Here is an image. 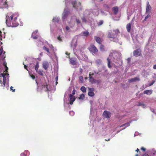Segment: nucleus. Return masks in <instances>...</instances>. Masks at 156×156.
Wrapping results in <instances>:
<instances>
[{"mask_svg":"<svg viewBox=\"0 0 156 156\" xmlns=\"http://www.w3.org/2000/svg\"><path fill=\"white\" fill-rule=\"evenodd\" d=\"M13 17V15L11 13H8L6 15V23L10 27L11 26V22Z\"/></svg>","mask_w":156,"mask_h":156,"instance_id":"1","label":"nucleus"},{"mask_svg":"<svg viewBox=\"0 0 156 156\" xmlns=\"http://www.w3.org/2000/svg\"><path fill=\"white\" fill-rule=\"evenodd\" d=\"M113 31V33L109 32L108 33L107 36L108 38H114L115 37H117V35L119 33L118 29L114 30Z\"/></svg>","mask_w":156,"mask_h":156,"instance_id":"2","label":"nucleus"},{"mask_svg":"<svg viewBox=\"0 0 156 156\" xmlns=\"http://www.w3.org/2000/svg\"><path fill=\"white\" fill-rule=\"evenodd\" d=\"M88 49L92 54H95L98 51V48L93 44L90 45Z\"/></svg>","mask_w":156,"mask_h":156,"instance_id":"3","label":"nucleus"},{"mask_svg":"<svg viewBox=\"0 0 156 156\" xmlns=\"http://www.w3.org/2000/svg\"><path fill=\"white\" fill-rule=\"evenodd\" d=\"M69 11L68 10L67 8H66L64 11L62 13V19H65L68 16L69 14Z\"/></svg>","mask_w":156,"mask_h":156,"instance_id":"4","label":"nucleus"},{"mask_svg":"<svg viewBox=\"0 0 156 156\" xmlns=\"http://www.w3.org/2000/svg\"><path fill=\"white\" fill-rule=\"evenodd\" d=\"M133 54L134 56H139L141 55V51L140 49H137L133 51Z\"/></svg>","mask_w":156,"mask_h":156,"instance_id":"5","label":"nucleus"},{"mask_svg":"<svg viewBox=\"0 0 156 156\" xmlns=\"http://www.w3.org/2000/svg\"><path fill=\"white\" fill-rule=\"evenodd\" d=\"M88 90L89 91L88 93V95L90 97H92L94 95V89L93 88L88 87Z\"/></svg>","mask_w":156,"mask_h":156,"instance_id":"6","label":"nucleus"},{"mask_svg":"<svg viewBox=\"0 0 156 156\" xmlns=\"http://www.w3.org/2000/svg\"><path fill=\"white\" fill-rule=\"evenodd\" d=\"M72 4L73 5V7L77 10L78 9L79 7L81 5V3L80 2H79L77 4V2L76 1L73 2L72 3Z\"/></svg>","mask_w":156,"mask_h":156,"instance_id":"7","label":"nucleus"},{"mask_svg":"<svg viewBox=\"0 0 156 156\" xmlns=\"http://www.w3.org/2000/svg\"><path fill=\"white\" fill-rule=\"evenodd\" d=\"M42 67L45 70L48 69L49 66L48 62L46 61L43 62L42 63Z\"/></svg>","mask_w":156,"mask_h":156,"instance_id":"8","label":"nucleus"},{"mask_svg":"<svg viewBox=\"0 0 156 156\" xmlns=\"http://www.w3.org/2000/svg\"><path fill=\"white\" fill-rule=\"evenodd\" d=\"M103 115L105 118H109L111 117V114L110 112L105 110L104 112Z\"/></svg>","mask_w":156,"mask_h":156,"instance_id":"9","label":"nucleus"},{"mask_svg":"<svg viewBox=\"0 0 156 156\" xmlns=\"http://www.w3.org/2000/svg\"><path fill=\"white\" fill-rule=\"evenodd\" d=\"M70 99V103L69 104L72 105L73 104V102L75 100V98L74 96H73L72 94H70L69 96Z\"/></svg>","mask_w":156,"mask_h":156,"instance_id":"10","label":"nucleus"},{"mask_svg":"<svg viewBox=\"0 0 156 156\" xmlns=\"http://www.w3.org/2000/svg\"><path fill=\"white\" fill-rule=\"evenodd\" d=\"M112 11L114 15H116L119 11V7L118 6H115L112 8Z\"/></svg>","mask_w":156,"mask_h":156,"instance_id":"11","label":"nucleus"},{"mask_svg":"<svg viewBox=\"0 0 156 156\" xmlns=\"http://www.w3.org/2000/svg\"><path fill=\"white\" fill-rule=\"evenodd\" d=\"M38 32V31L37 30L33 32L32 34L31 37L34 39H37L38 38V35H37Z\"/></svg>","mask_w":156,"mask_h":156,"instance_id":"12","label":"nucleus"},{"mask_svg":"<svg viewBox=\"0 0 156 156\" xmlns=\"http://www.w3.org/2000/svg\"><path fill=\"white\" fill-rule=\"evenodd\" d=\"M140 80V79L139 78L136 77L130 79L129 80L128 82L132 83L136 82V81H139Z\"/></svg>","mask_w":156,"mask_h":156,"instance_id":"13","label":"nucleus"},{"mask_svg":"<svg viewBox=\"0 0 156 156\" xmlns=\"http://www.w3.org/2000/svg\"><path fill=\"white\" fill-rule=\"evenodd\" d=\"M151 10V7L149 4V3L148 2H147V7H146V12H149Z\"/></svg>","mask_w":156,"mask_h":156,"instance_id":"14","label":"nucleus"},{"mask_svg":"<svg viewBox=\"0 0 156 156\" xmlns=\"http://www.w3.org/2000/svg\"><path fill=\"white\" fill-rule=\"evenodd\" d=\"M126 28L127 31L128 33H130L131 29V24L130 23H128L126 25Z\"/></svg>","mask_w":156,"mask_h":156,"instance_id":"15","label":"nucleus"},{"mask_svg":"<svg viewBox=\"0 0 156 156\" xmlns=\"http://www.w3.org/2000/svg\"><path fill=\"white\" fill-rule=\"evenodd\" d=\"M152 90H145L144 92V94H147L148 95H150L152 94Z\"/></svg>","mask_w":156,"mask_h":156,"instance_id":"16","label":"nucleus"},{"mask_svg":"<svg viewBox=\"0 0 156 156\" xmlns=\"http://www.w3.org/2000/svg\"><path fill=\"white\" fill-rule=\"evenodd\" d=\"M11 22L12 23V25H11L10 26L16 27L18 25V23L16 21H12Z\"/></svg>","mask_w":156,"mask_h":156,"instance_id":"17","label":"nucleus"},{"mask_svg":"<svg viewBox=\"0 0 156 156\" xmlns=\"http://www.w3.org/2000/svg\"><path fill=\"white\" fill-rule=\"evenodd\" d=\"M94 37L96 42L99 44H101L100 38L97 36H95Z\"/></svg>","mask_w":156,"mask_h":156,"instance_id":"18","label":"nucleus"},{"mask_svg":"<svg viewBox=\"0 0 156 156\" xmlns=\"http://www.w3.org/2000/svg\"><path fill=\"white\" fill-rule=\"evenodd\" d=\"M29 152L28 151H25L23 153H22L20 154L21 156H27V154H29Z\"/></svg>","mask_w":156,"mask_h":156,"instance_id":"19","label":"nucleus"},{"mask_svg":"<svg viewBox=\"0 0 156 156\" xmlns=\"http://www.w3.org/2000/svg\"><path fill=\"white\" fill-rule=\"evenodd\" d=\"M90 81L92 83H96L98 81L96 80L93 77H91V79H90Z\"/></svg>","mask_w":156,"mask_h":156,"instance_id":"20","label":"nucleus"},{"mask_svg":"<svg viewBox=\"0 0 156 156\" xmlns=\"http://www.w3.org/2000/svg\"><path fill=\"white\" fill-rule=\"evenodd\" d=\"M82 33L83 35L85 36H87L89 35V33L87 30L83 31Z\"/></svg>","mask_w":156,"mask_h":156,"instance_id":"21","label":"nucleus"},{"mask_svg":"<svg viewBox=\"0 0 156 156\" xmlns=\"http://www.w3.org/2000/svg\"><path fill=\"white\" fill-rule=\"evenodd\" d=\"M43 89H44V90L46 92H49L50 91V90H49L47 85H44L42 87Z\"/></svg>","mask_w":156,"mask_h":156,"instance_id":"22","label":"nucleus"},{"mask_svg":"<svg viewBox=\"0 0 156 156\" xmlns=\"http://www.w3.org/2000/svg\"><path fill=\"white\" fill-rule=\"evenodd\" d=\"M131 122L130 121L129 122H127V123H125V124L121 125L120 126V127H122L124 126H126V127L129 126L130 125L129 123H130Z\"/></svg>","mask_w":156,"mask_h":156,"instance_id":"23","label":"nucleus"},{"mask_svg":"<svg viewBox=\"0 0 156 156\" xmlns=\"http://www.w3.org/2000/svg\"><path fill=\"white\" fill-rule=\"evenodd\" d=\"M137 105L141 106L144 108H145L146 107L145 105L142 102H139L138 104Z\"/></svg>","mask_w":156,"mask_h":156,"instance_id":"24","label":"nucleus"},{"mask_svg":"<svg viewBox=\"0 0 156 156\" xmlns=\"http://www.w3.org/2000/svg\"><path fill=\"white\" fill-rule=\"evenodd\" d=\"M80 90L83 93L86 92V89L85 87L82 86L80 88Z\"/></svg>","mask_w":156,"mask_h":156,"instance_id":"25","label":"nucleus"},{"mask_svg":"<svg viewBox=\"0 0 156 156\" xmlns=\"http://www.w3.org/2000/svg\"><path fill=\"white\" fill-rule=\"evenodd\" d=\"M107 60L108 61V67L109 68H111L112 67V66H111V65H110V59H109L108 58H107Z\"/></svg>","mask_w":156,"mask_h":156,"instance_id":"26","label":"nucleus"},{"mask_svg":"<svg viewBox=\"0 0 156 156\" xmlns=\"http://www.w3.org/2000/svg\"><path fill=\"white\" fill-rule=\"evenodd\" d=\"M70 62L71 64L73 65H75L76 64V61L73 59H71Z\"/></svg>","mask_w":156,"mask_h":156,"instance_id":"27","label":"nucleus"},{"mask_svg":"<svg viewBox=\"0 0 156 156\" xmlns=\"http://www.w3.org/2000/svg\"><path fill=\"white\" fill-rule=\"evenodd\" d=\"M85 98V95L84 94H82L80 95L78 98L79 99L83 100Z\"/></svg>","mask_w":156,"mask_h":156,"instance_id":"28","label":"nucleus"},{"mask_svg":"<svg viewBox=\"0 0 156 156\" xmlns=\"http://www.w3.org/2000/svg\"><path fill=\"white\" fill-rule=\"evenodd\" d=\"M0 76H2L3 78L5 77V76H7V77H9V74L7 73H1V75H0Z\"/></svg>","mask_w":156,"mask_h":156,"instance_id":"29","label":"nucleus"},{"mask_svg":"<svg viewBox=\"0 0 156 156\" xmlns=\"http://www.w3.org/2000/svg\"><path fill=\"white\" fill-rule=\"evenodd\" d=\"M6 77H4L3 78V87H4L5 84V83H6Z\"/></svg>","mask_w":156,"mask_h":156,"instance_id":"30","label":"nucleus"},{"mask_svg":"<svg viewBox=\"0 0 156 156\" xmlns=\"http://www.w3.org/2000/svg\"><path fill=\"white\" fill-rule=\"evenodd\" d=\"M116 37H115V38H113L114 39L113 41L116 42H118L120 44H121V43H120L119 41V39L118 38H117Z\"/></svg>","mask_w":156,"mask_h":156,"instance_id":"31","label":"nucleus"},{"mask_svg":"<svg viewBox=\"0 0 156 156\" xmlns=\"http://www.w3.org/2000/svg\"><path fill=\"white\" fill-rule=\"evenodd\" d=\"M43 49L44 50L46 51L48 53H50L49 49L46 48L45 46H44L43 47Z\"/></svg>","mask_w":156,"mask_h":156,"instance_id":"32","label":"nucleus"},{"mask_svg":"<svg viewBox=\"0 0 156 156\" xmlns=\"http://www.w3.org/2000/svg\"><path fill=\"white\" fill-rule=\"evenodd\" d=\"M39 67L38 66V62H37V64L35 66V69L36 70L37 72H38V69Z\"/></svg>","mask_w":156,"mask_h":156,"instance_id":"33","label":"nucleus"},{"mask_svg":"<svg viewBox=\"0 0 156 156\" xmlns=\"http://www.w3.org/2000/svg\"><path fill=\"white\" fill-rule=\"evenodd\" d=\"M100 49L101 51H103L105 50L104 46L102 45H101L100 46Z\"/></svg>","mask_w":156,"mask_h":156,"instance_id":"34","label":"nucleus"},{"mask_svg":"<svg viewBox=\"0 0 156 156\" xmlns=\"http://www.w3.org/2000/svg\"><path fill=\"white\" fill-rule=\"evenodd\" d=\"M79 80L81 83H83V77L82 76H80L79 77Z\"/></svg>","mask_w":156,"mask_h":156,"instance_id":"35","label":"nucleus"},{"mask_svg":"<svg viewBox=\"0 0 156 156\" xmlns=\"http://www.w3.org/2000/svg\"><path fill=\"white\" fill-rule=\"evenodd\" d=\"M59 20L58 19V18H54L53 19V22H58L59 21Z\"/></svg>","mask_w":156,"mask_h":156,"instance_id":"36","label":"nucleus"},{"mask_svg":"<svg viewBox=\"0 0 156 156\" xmlns=\"http://www.w3.org/2000/svg\"><path fill=\"white\" fill-rule=\"evenodd\" d=\"M76 23H77V24H80L81 23V21L79 19H78V18H76Z\"/></svg>","mask_w":156,"mask_h":156,"instance_id":"37","label":"nucleus"},{"mask_svg":"<svg viewBox=\"0 0 156 156\" xmlns=\"http://www.w3.org/2000/svg\"><path fill=\"white\" fill-rule=\"evenodd\" d=\"M103 23V20H101L100 22H99L98 23V25L99 26L101 25Z\"/></svg>","mask_w":156,"mask_h":156,"instance_id":"38","label":"nucleus"},{"mask_svg":"<svg viewBox=\"0 0 156 156\" xmlns=\"http://www.w3.org/2000/svg\"><path fill=\"white\" fill-rule=\"evenodd\" d=\"M49 48L51 49L52 50L54 51V47L52 44H49Z\"/></svg>","mask_w":156,"mask_h":156,"instance_id":"39","label":"nucleus"},{"mask_svg":"<svg viewBox=\"0 0 156 156\" xmlns=\"http://www.w3.org/2000/svg\"><path fill=\"white\" fill-rule=\"evenodd\" d=\"M69 113L70 115L71 116H73L74 114V112L73 111H70Z\"/></svg>","mask_w":156,"mask_h":156,"instance_id":"40","label":"nucleus"},{"mask_svg":"<svg viewBox=\"0 0 156 156\" xmlns=\"http://www.w3.org/2000/svg\"><path fill=\"white\" fill-rule=\"evenodd\" d=\"M104 7L105 9H108L109 8V7L108 5L107 4H105L104 5Z\"/></svg>","mask_w":156,"mask_h":156,"instance_id":"41","label":"nucleus"},{"mask_svg":"<svg viewBox=\"0 0 156 156\" xmlns=\"http://www.w3.org/2000/svg\"><path fill=\"white\" fill-rule=\"evenodd\" d=\"M97 64H99L101 63V60L100 59H98L96 61Z\"/></svg>","mask_w":156,"mask_h":156,"instance_id":"42","label":"nucleus"},{"mask_svg":"<svg viewBox=\"0 0 156 156\" xmlns=\"http://www.w3.org/2000/svg\"><path fill=\"white\" fill-rule=\"evenodd\" d=\"M83 22H85L86 21V20L85 17H83L82 18Z\"/></svg>","mask_w":156,"mask_h":156,"instance_id":"43","label":"nucleus"},{"mask_svg":"<svg viewBox=\"0 0 156 156\" xmlns=\"http://www.w3.org/2000/svg\"><path fill=\"white\" fill-rule=\"evenodd\" d=\"M75 91L76 90L75 89H74L72 91V94L73 95H74L75 94Z\"/></svg>","mask_w":156,"mask_h":156,"instance_id":"44","label":"nucleus"},{"mask_svg":"<svg viewBox=\"0 0 156 156\" xmlns=\"http://www.w3.org/2000/svg\"><path fill=\"white\" fill-rule=\"evenodd\" d=\"M141 150L144 151H146V149L144 147H142L141 148Z\"/></svg>","mask_w":156,"mask_h":156,"instance_id":"45","label":"nucleus"},{"mask_svg":"<svg viewBox=\"0 0 156 156\" xmlns=\"http://www.w3.org/2000/svg\"><path fill=\"white\" fill-rule=\"evenodd\" d=\"M5 70L4 72H7L8 70V68L7 66H6L5 65Z\"/></svg>","mask_w":156,"mask_h":156,"instance_id":"46","label":"nucleus"},{"mask_svg":"<svg viewBox=\"0 0 156 156\" xmlns=\"http://www.w3.org/2000/svg\"><path fill=\"white\" fill-rule=\"evenodd\" d=\"M31 77L33 79H34L35 78V76L34 75L32 74L30 75Z\"/></svg>","mask_w":156,"mask_h":156,"instance_id":"47","label":"nucleus"},{"mask_svg":"<svg viewBox=\"0 0 156 156\" xmlns=\"http://www.w3.org/2000/svg\"><path fill=\"white\" fill-rule=\"evenodd\" d=\"M13 87L12 86H11L10 88L11 90H12V92H14L15 91V89H13Z\"/></svg>","mask_w":156,"mask_h":156,"instance_id":"48","label":"nucleus"},{"mask_svg":"<svg viewBox=\"0 0 156 156\" xmlns=\"http://www.w3.org/2000/svg\"><path fill=\"white\" fill-rule=\"evenodd\" d=\"M57 38H58V40H59L60 41H62L61 38L60 37V36H58V37H57Z\"/></svg>","mask_w":156,"mask_h":156,"instance_id":"49","label":"nucleus"},{"mask_svg":"<svg viewBox=\"0 0 156 156\" xmlns=\"http://www.w3.org/2000/svg\"><path fill=\"white\" fill-rule=\"evenodd\" d=\"M66 30L68 31L69 30V28L68 26H66Z\"/></svg>","mask_w":156,"mask_h":156,"instance_id":"50","label":"nucleus"},{"mask_svg":"<svg viewBox=\"0 0 156 156\" xmlns=\"http://www.w3.org/2000/svg\"><path fill=\"white\" fill-rule=\"evenodd\" d=\"M150 16L149 15H148L147 16H146L145 17V20H146V19H147L148 17H150Z\"/></svg>","mask_w":156,"mask_h":156,"instance_id":"51","label":"nucleus"},{"mask_svg":"<svg viewBox=\"0 0 156 156\" xmlns=\"http://www.w3.org/2000/svg\"><path fill=\"white\" fill-rule=\"evenodd\" d=\"M89 76V80H90V79H91V77H92V76L90 75V73Z\"/></svg>","mask_w":156,"mask_h":156,"instance_id":"52","label":"nucleus"},{"mask_svg":"<svg viewBox=\"0 0 156 156\" xmlns=\"http://www.w3.org/2000/svg\"><path fill=\"white\" fill-rule=\"evenodd\" d=\"M5 1V2L4 3V5H7V2H6L7 0H4Z\"/></svg>","mask_w":156,"mask_h":156,"instance_id":"53","label":"nucleus"},{"mask_svg":"<svg viewBox=\"0 0 156 156\" xmlns=\"http://www.w3.org/2000/svg\"><path fill=\"white\" fill-rule=\"evenodd\" d=\"M2 82H3V81H2L1 80H0V83L1 84V86H2L3 85V84Z\"/></svg>","mask_w":156,"mask_h":156,"instance_id":"54","label":"nucleus"},{"mask_svg":"<svg viewBox=\"0 0 156 156\" xmlns=\"http://www.w3.org/2000/svg\"><path fill=\"white\" fill-rule=\"evenodd\" d=\"M3 50L2 49H0V55H1V54H2V52Z\"/></svg>","mask_w":156,"mask_h":156,"instance_id":"55","label":"nucleus"},{"mask_svg":"<svg viewBox=\"0 0 156 156\" xmlns=\"http://www.w3.org/2000/svg\"><path fill=\"white\" fill-rule=\"evenodd\" d=\"M40 75H41L42 76L43 75V73L41 71H40Z\"/></svg>","mask_w":156,"mask_h":156,"instance_id":"56","label":"nucleus"},{"mask_svg":"<svg viewBox=\"0 0 156 156\" xmlns=\"http://www.w3.org/2000/svg\"><path fill=\"white\" fill-rule=\"evenodd\" d=\"M27 66H26V65H24V68L25 69H27V70H28V69H27Z\"/></svg>","mask_w":156,"mask_h":156,"instance_id":"57","label":"nucleus"},{"mask_svg":"<svg viewBox=\"0 0 156 156\" xmlns=\"http://www.w3.org/2000/svg\"><path fill=\"white\" fill-rule=\"evenodd\" d=\"M153 68L154 69H156V65H154Z\"/></svg>","mask_w":156,"mask_h":156,"instance_id":"58","label":"nucleus"},{"mask_svg":"<svg viewBox=\"0 0 156 156\" xmlns=\"http://www.w3.org/2000/svg\"><path fill=\"white\" fill-rule=\"evenodd\" d=\"M58 78V76H56L55 78V80L56 81H57Z\"/></svg>","mask_w":156,"mask_h":156,"instance_id":"59","label":"nucleus"},{"mask_svg":"<svg viewBox=\"0 0 156 156\" xmlns=\"http://www.w3.org/2000/svg\"><path fill=\"white\" fill-rule=\"evenodd\" d=\"M136 151H137V152H140L139 149L138 148H137V149L136 150Z\"/></svg>","mask_w":156,"mask_h":156,"instance_id":"60","label":"nucleus"},{"mask_svg":"<svg viewBox=\"0 0 156 156\" xmlns=\"http://www.w3.org/2000/svg\"><path fill=\"white\" fill-rule=\"evenodd\" d=\"M130 58H128L127 59V61H128V62H129L130 61Z\"/></svg>","mask_w":156,"mask_h":156,"instance_id":"61","label":"nucleus"},{"mask_svg":"<svg viewBox=\"0 0 156 156\" xmlns=\"http://www.w3.org/2000/svg\"><path fill=\"white\" fill-rule=\"evenodd\" d=\"M17 20V17H15L14 18V20H13L12 21H16V20Z\"/></svg>","mask_w":156,"mask_h":156,"instance_id":"62","label":"nucleus"},{"mask_svg":"<svg viewBox=\"0 0 156 156\" xmlns=\"http://www.w3.org/2000/svg\"><path fill=\"white\" fill-rule=\"evenodd\" d=\"M3 65L5 66V65L6 66V63L5 62H4L3 63Z\"/></svg>","mask_w":156,"mask_h":156,"instance_id":"63","label":"nucleus"},{"mask_svg":"<svg viewBox=\"0 0 156 156\" xmlns=\"http://www.w3.org/2000/svg\"><path fill=\"white\" fill-rule=\"evenodd\" d=\"M154 83V82H153L152 83H151V84H150V85H149V86H151Z\"/></svg>","mask_w":156,"mask_h":156,"instance_id":"64","label":"nucleus"}]
</instances>
